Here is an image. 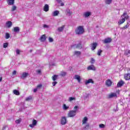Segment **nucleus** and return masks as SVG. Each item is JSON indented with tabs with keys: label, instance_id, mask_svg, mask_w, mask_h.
I'll return each instance as SVG.
<instances>
[{
	"label": "nucleus",
	"instance_id": "obj_1",
	"mask_svg": "<svg viewBox=\"0 0 130 130\" xmlns=\"http://www.w3.org/2000/svg\"><path fill=\"white\" fill-rule=\"evenodd\" d=\"M121 19H120L118 22V25H121V24H123L125 22V20H128L129 16L127 15V13L126 12H124L123 14L121 16Z\"/></svg>",
	"mask_w": 130,
	"mask_h": 130
},
{
	"label": "nucleus",
	"instance_id": "obj_2",
	"mask_svg": "<svg viewBox=\"0 0 130 130\" xmlns=\"http://www.w3.org/2000/svg\"><path fill=\"white\" fill-rule=\"evenodd\" d=\"M87 122H88V117H84L82 120V125H83L82 130H88L89 129L90 125Z\"/></svg>",
	"mask_w": 130,
	"mask_h": 130
},
{
	"label": "nucleus",
	"instance_id": "obj_3",
	"mask_svg": "<svg viewBox=\"0 0 130 130\" xmlns=\"http://www.w3.org/2000/svg\"><path fill=\"white\" fill-rule=\"evenodd\" d=\"M85 32V29H84V27L83 26H79L75 29V33L77 35H81Z\"/></svg>",
	"mask_w": 130,
	"mask_h": 130
},
{
	"label": "nucleus",
	"instance_id": "obj_4",
	"mask_svg": "<svg viewBox=\"0 0 130 130\" xmlns=\"http://www.w3.org/2000/svg\"><path fill=\"white\" fill-rule=\"evenodd\" d=\"M77 113V110H72L69 112L68 113V117H74L76 115Z\"/></svg>",
	"mask_w": 130,
	"mask_h": 130
},
{
	"label": "nucleus",
	"instance_id": "obj_5",
	"mask_svg": "<svg viewBox=\"0 0 130 130\" xmlns=\"http://www.w3.org/2000/svg\"><path fill=\"white\" fill-rule=\"evenodd\" d=\"M28 76H29V73L23 72L21 74L20 78L24 80V79H26L28 77Z\"/></svg>",
	"mask_w": 130,
	"mask_h": 130
},
{
	"label": "nucleus",
	"instance_id": "obj_6",
	"mask_svg": "<svg viewBox=\"0 0 130 130\" xmlns=\"http://www.w3.org/2000/svg\"><path fill=\"white\" fill-rule=\"evenodd\" d=\"M91 15H92V13H91V12H85L83 13V17L84 18H88V17H90Z\"/></svg>",
	"mask_w": 130,
	"mask_h": 130
},
{
	"label": "nucleus",
	"instance_id": "obj_7",
	"mask_svg": "<svg viewBox=\"0 0 130 130\" xmlns=\"http://www.w3.org/2000/svg\"><path fill=\"white\" fill-rule=\"evenodd\" d=\"M37 125V120L33 119L32 123L29 124V126L30 127H32L33 128V127H34V126H36Z\"/></svg>",
	"mask_w": 130,
	"mask_h": 130
},
{
	"label": "nucleus",
	"instance_id": "obj_8",
	"mask_svg": "<svg viewBox=\"0 0 130 130\" xmlns=\"http://www.w3.org/2000/svg\"><path fill=\"white\" fill-rule=\"evenodd\" d=\"M88 71H96V68L94 65H90L87 67Z\"/></svg>",
	"mask_w": 130,
	"mask_h": 130
},
{
	"label": "nucleus",
	"instance_id": "obj_9",
	"mask_svg": "<svg viewBox=\"0 0 130 130\" xmlns=\"http://www.w3.org/2000/svg\"><path fill=\"white\" fill-rule=\"evenodd\" d=\"M108 97L109 99H111L114 97H117V95L115 93L112 92L108 95Z\"/></svg>",
	"mask_w": 130,
	"mask_h": 130
},
{
	"label": "nucleus",
	"instance_id": "obj_10",
	"mask_svg": "<svg viewBox=\"0 0 130 130\" xmlns=\"http://www.w3.org/2000/svg\"><path fill=\"white\" fill-rule=\"evenodd\" d=\"M67 123V118L66 117H62L61 120V124L64 125Z\"/></svg>",
	"mask_w": 130,
	"mask_h": 130
},
{
	"label": "nucleus",
	"instance_id": "obj_11",
	"mask_svg": "<svg viewBox=\"0 0 130 130\" xmlns=\"http://www.w3.org/2000/svg\"><path fill=\"white\" fill-rule=\"evenodd\" d=\"M90 83H91V84H94V81H93V79H89L87 80H86L85 82V84L88 85V84H90Z\"/></svg>",
	"mask_w": 130,
	"mask_h": 130
},
{
	"label": "nucleus",
	"instance_id": "obj_12",
	"mask_svg": "<svg viewBox=\"0 0 130 130\" xmlns=\"http://www.w3.org/2000/svg\"><path fill=\"white\" fill-rule=\"evenodd\" d=\"M64 28H66V25H62L57 28V31H58V32H62Z\"/></svg>",
	"mask_w": 130,
	"mask_h": 130
},
{
	"label": "nucleus",
	"instance_id": "obj_13",
	"mask_svg": "<svg viewBox=\"0 0 130 130\" xmlns=\"http://www.w3.org/2000/svg\"><path fill=\"white\" fill-rule=\"evenodd\" d=\"M59 15V11L57 10H55L52 13V16H53L54 17H56V16H58Z\"/></svg>",
	"mask_w": 130,
	"mask_h": 130
},
{
	"label": "nucleus",
	"instance_id": "obj_14",
	"mask_svg": "<svg viewBox=\"0 0 130 130\" xmlns=\"http://www.w3.org/2000/svg\"><path fill=\"white\" fill-rule=\"evenodd\" d=\"M106 85L107 87H110V86L112 85V82H111L110 80L108 79L106 82Z\"/></svg>",
	"mask_w": 130,
	"mask_h": 130
},
{
	"label": "nucleus",
	"instance_id": "obj_15",
	"mask_svg": "<svg viewBox=\"0 0 130 130\" xmlns=\"http://www.w3.org/2000/svg\"><path fill=\"white\" fill-rule=\"evenodd\" d=\"M75 80H77L78 83H81V77L78 75H76L74 77Z\"/></svg>",
	"mask_w": 130,
	"mask_h": 130
},
{
	"label": "nucleus",
	"instance_id": "obj_16",
	"mask_svg": "<svg viewBox=\"0 0 130 130\" xmlns=\"http://www.w3.org/2000/svg\"><path fill=\"white\" fill-rule=\"evenodd\" d=\"M112 40L111 38H108L105 39L104 40V43H105L106 44L107 43H110V42H111Z\"/></svg>",
	"mask_w": 130,
	"mask_h": 130
},
{
	"label": "nucleus",
	"instance_id": "obj_17",
	"mask_svg": "<svg viewBox=\"0 0 130 130\" xmlns=\"http://www.w3.org/2000/svg\"><path fill=\"white\" fill-rule=\"evenodd\" d=\"M44 11L45 12H48L49 11V6H48V5L46 4L44 6Z\"/></svg>",
	"mask_w": 130,
	"mask_h": 130
},
{
	"label": "nucleus",
	"instance_id": "obj_18",
	"mask_svg": "<svg viewBox=\"0 0 130 130\" xmlns=\"http://www.w3.org/2000/svg\"><path fill=\"white\" fill-rule=\"evenodd\" d=\"M13 25V23H12L11 21H8L6 22V27L7 28H11Z\"/></svg>",
	"mask_w": 130,
	"mask_h": 130
},
{
	"label": "nucleus",
	"instance_id": "obj_19",
	"mask_svg": "<svg viewBox=\"0 0 130 130\" xmlns=\"http://www.w3.org/2000/svg\"><path fill=\"white\" fill-rule=\"evenodd\" d=\"M123 84H124V82H123L122 80H121L117 83V86L118 87H122V86H123Z\"/></svg>",
	"mask_w": 130,
	"mask_h": 130
},
{
	"label": "nucleus",
	"instance_id": "obj_20",
	"mask_svg": "<svg viewBox=\"0 0 130 130\" xmlns=\"http://www.w3.org/2000/svg\"><path fill=\"white\" fill-rule=\"evenodd\" d=\"M7 2L9 6H13L15 3V0H7Z\"/></svg>",
	"mask_w": 130,
	"mask_h": 130
},
{
	"label": "nucleus",
	"instance_id": "obj_21",
	"mask_svg": "<svg viewBox=\"0 0 130 130\" xmlns=\"http://www.w3.org/2000/svg\"><path fill=\"white\" fill-rule=\"evenodd\" d=\"M66 15H67V16H71V15H72V14H73V12H72L71 11V10L69 9L66 10Z\"/></svg>",
	"mask_w": 130,
	"mask_h": 130
},
{
	"label": "nucleus",
	"instance_id": "obj_22",
	"mask_svg": "<svg viewBox=\"0 0 130 130\" xmlns=\"http://www.w3.org/2000/svg\"><path fill=\"white\" fill-rule=\"evenodd\" d=\"M96 47H97V43H95L91 44V50H94V49H96Z\"/></svg>",
	"mask_w": 130,
	"mask_h": 130
},
{
	"label": "nucleus",
	"instance_id": "obj_23",
	"mask_svg": "<svg viewBox=\"0 0 130 130\" xmlns=\"http://www.w3.org/2000/svg\"><path fill=\"white\" fill-rule=\"evenodd\" d=\"M46 40V38H45V35H43V36H41V37L40 38V41L42 42L45 41Z\"/></svg>",
	"mask_w": 130,
	"mask_h": 130
},
{
	"label": "nucleus",
	"instance_id": "obj_24",
	"mask_svg": "<svg viewBox=\"0 0 130 130\" xmlns=\"http://www.w3.org/2000/svg\"><path fill=\"white\" fill-rule=\"evenodd\" d=\"M124 78L126 81H128V80H129V74H126L124 75Z\"/></svg>",
	"mask_w": 130,
	"mask_h": 130
},
{
	"label": "nucleus",
	"instance_id": "obj_25",
	"mask_svg": "<svg viewBox=\"0 0 130 130\" xmlns=\"http://www.w3.org/2000/svg\"><path fill=\"white\" fill-rule=\"evenodd\" d=\"M125 55H126L127 56H130V50H126L124 53Z\"/></svg>",
	"mask_w": 130,
	"mask_h": 130
},
{
	"label": "nucleus",
	"instance_id": "obj_26",
	"mask_svg": "<svg viewBox=\"0 0 130 130\" xmlns=\"http://www.w3.org/2000/svg\"><path fill=\"white\" fill-rule=\"evenodd\" d=\"M105 3L106 5H110L112 3V0H105Z\"/></svg>",
	"mask_w": 130,
	"mask_h": 130
},
{
	"label": "nucleus",
	"instance_id": "obj_27",
	"mask_svg": "<svg viewBox=\"0 0 130 130\" xmlns=\"http://www.w3.org/2000/svg\"><path fill=\"white\" fill-rule=\"evenodd\" d=\"M74 55H76L77 56H79L81 55V52L77 51H75Z\"/></svg>",
	"mask_w": 130,
	"mask_h": 130
},
{
	"label": "nucleus",
	"instance_id": "obj_28",
	"mask_svg": "<svg viewBox=\"0 0 130 130\" xmlns=\"http://www.w3.org/2000/svg\"><path fill=\"white\" fill-rule=\"evenodd\" d=\"M13 93L15 94V95H20V92L17 90H16V89H14L13 90Z\"/></svg>",
	"mask_w": 130,
	"mask_h": 130
},
{
	"label": "nucleus",
	"instance_id": "obj_29",
	"mask_svg": "<svg viewBox=\"0 0 130 130\" xmlns=\"http://www.w3.org/2000/svg\"><path fill=\"white\" fill-rule=\"evenodd\" d=\"M17 10V6H13L12 8H11V12H15Z\"/></svg>",
	"mask_w": 130,
	"mask_h": 130
},
{
	"label": "nucleus",
	"instance_id": "obj_30",
	"mask_svg": "<svg viewBox=\"0 0 130 130\" xmlns=\"http://www.w3.org/2000/svg\"><path fill=\"white\" fill-rule=\"evenodd\" d=\"M14 31L15 32H19L20 31V28L18 26L14 27Z\"/></svg>",
	"mask_w": 130,
	"mask_h": 130
},
{
	"label": "nucleus",
	"instance_id": "obj_31",
	"mask_svg": "<svg viewBox=\"0 0 130 130\" xmlns=\"http://www.w3.org/2000/svg\"><path fill=\"white\" fill-rule=\"evenodd\" d=\"M75 47H76V48H79V49H81L82 48V45L81 44L75 45Z\"/></svg>",
	"mask_w": 130,
	"mask_h": 130
},
{
	"label": "nucleus",
	"instance_id": "obj_32",
	"mask_svg": "<svg viewBox=\"0 0 130 130\" xmlns=\"http://www.w3.org/2000/svg\"><path fill=\"white\" fill-rule=\"evenodd\" d=\"M57 77H58V75H55L52 77V79L53 81H56V79H57Z\"/></svg>",
	"mask_w": 130,
	"mask_h": 130
},
{
	"label": "nucleus",
	"instance_id": "obj_33",
	"mask_svg": "<svg viewBox=\"0 0 130 130\" xmlns=\"http://www.w3.org/2000/svg\"><path fill=\"white\" fill-rule=\"evenodd\" d=\"M60 75L62 77H66V76H67V72H61Z\"/></svg>",
	"mask_w": 130,
	"mask_h": 130
},
{
	"label": "nucleus",
	"instance_id": "obj_34",
	"mask_svg": "<svg viewBox=\"0 0 130 130\" xmlns=\"http://www.w3.org/2000/svg\"><path fill=\"white\" fill-rule=\"evenodd\" d=\"M69 106H67V105L64 104L63 106V110H68L69 109Z\"/></svg>",
	"mask_w": 130,
	"mask_h": 130
},
{
	"label": "nucleus",
	"instance_id": "obj_35",
	"mask_svg": "<svg viewBox=\"0 0 130 130\" xmlns=\"http://www.w3.org/2000/svg\"><path fill=\"white\" fill-rule=\"evenodd\" d=\"M10 34L6 33L5 35L6 39H9V38H10Z\"/></svg>",
	"mask_w": 130,
	"mask_h": 130
},
{
	"label": "nucleus",
	"instance_id": "obj_36",
	"mask_svg": "<svg viewBox=\"0 0 130 130\" xmlns=\"http://www.w3.org/2000/svg\"><path fill=\"white\" fill-rule=\"evenodd\" d=\"M8 45H9L8 43H4L3 44V47H4V48H7V47H8Z\"/></svg>",
	"mask_w": 130,
	"mask_h": 130
},
{
	"label": "nucleus",
	"instance_id": "obj_37",
	"mask_svg": "<svg viewBox=\"0 0 130 130\" xmlns=\"http://www.w3.org/2000/svg\"><path fill=\"white\" fill-rule=\"evenodd\" d=\"M128 27H129V24H128V23H127V24H126V25L124 26L122 28V29H127V28H128Z\"/></svg>",
	"mask_w": 130,
	"mask_h": 130
},
{
	"label": "nucleus",
	"instance_id": "obj_38",
	"mask_svg": "<svg viewBox=\"0 0 130 130\" xmlns=\"http://www.w3.org/2000/svg\"><path fill=\"white\" fill-rule=\"evenodd\" d=\"M99 127L100 128H104V127H105V125L104 124H100L99 125Z\"/></svg>",
	"mask_w": 130,
	"mask_h": 130
},
{
	"label": "nucleus",
	"instance_id": "obj_39",
	"mask_svg": "<svg viewBox=\"0 0 130 130\" xmlns=\"http://www.w3.org/2000/svg\"><path fill=\"white\" fill-rule=\"evenodd\" d=\"M42 87V84H39L37 86V88L38 89V90H39V89H41Z\"/></svg>",
	"mask_w": 130,
	"mask_h": 130
},
{
	"label": "nucleus",
	"instance_id": "obj_40",
	"mask_svg": "<svg viewBox=\"0 0 130 130\" xmlns=\"http://www.w3.org/2000/svg\"><path fill=\"white\" fill-rule=\"evenodd\" d=\"M73 100H76V98L70 97L69 98V101L72 102Z\"/></svg>",
	"mask_w": 130,
	"mask_h": 130
},
{
	"label": "nucleus",
	"instance_id": "obj_41",
	"mask_svg": "<svg viewBox=\"0 0 130 130\" xmlns=\"http://www.w3.org/2000/svg\"><path fill=\"white\" fill-rule=\"evenodd\" d=\"M49 42H53V39H52V38L49 37Z\"/></svg>",
	"mask_w": 130,
	"mask_h": 130
},
{
	"label": "nucleus",
	"instance_id": "obj_42",
	"mask_svg": "<svg viewBox=\"0 0 130 130\" xmlns=\"http://www.w3.org/2000/svg\"><path fill=\"white\" fill-rule=\"evenodd\" d=\"M102 52V50H99L98 51V55H101V53Z\"/></svg>",
	"mask_w": 130,
	"mask_h": 130
},
{
	"label": "nucleus",
	"instance_id": "obj_43",
	"mask_svg": "<svg viewBox=\"0 0 130 130\" xmlns=\"http://www.w3.org/2000/svg\"><path fill=\"white\" fill-rule=\"evenodd\" d=\"M32 99V98L31 96H29L26 98L25 100L26 101H29V100H31Z\"/></svg>",
	"mask_w": 130,
	"mask_h": 130
},
{
	"label": "nucleus",
	"instance_id": "obj_44",
	"mask_svg": "<svg viewBox=\"0 0 130 130\" xmlns=\"http://www.w3.org/2000/svg\"><path fill=\"white\" fill-rule=\"evenodd\" d=\"M15 122H16V123H20V122H21V120L20 119H18V120H16V121H15Z\"/></svg>",
	"mask_w": 130,
	"mask_h": 130
},
{
	"label": "nucleus",
	"instance_id": "obj_45",
	"mask_svg": "<svg viewBox=\"0 0 130 130\" xmlns=\"http://www.w3.org/2000/svg\"><path fill=\"white\" fill-rule=\"evenodd\" d=\"M59 4H60V7H63V6H64V4L62 3V1H61V3H59Z\"/></svg>",
	"mask_w": 130,
	"mask_h": 130
},
{
	"label": "nucleus",
	"instance_id": "obj_46",
	"mask_svg": "<svg viewBox=\"0 0 130 130\" xmlns=\"http://www.w3.org/2000/svg\"><path fill=\"white\" fill-rule=\"evenodd\" d=\"M57 84V82H56V81H54L52 82V85L53 86H55V85H56Z\"/></svg>",
	"mask_w": 130,
	"mask_h": 130
},
{
	"label": "nucleus",
	"instance_id": "obj_47",
	"mask_svg": "<svg viewBox=\"0 0 130 130\" xmlns=\"http://www.w3.org/2000/svg\"><path fill=\"white\" fill-rule=\"evenodd\" d=\"M94 62H95V59H94V58H92L91 59V63H94Z\"/></svg>",
	"mask_w": 130,
	"mask_h": 130
},
{
	"label": "nucleus",
	"instance_id": "obj_48",
	"mask_svg": "<svg viewBox=\"0 0 130 130\" xmlns=\"http://www.w3.org/2000/svg\"><path fill=\"white\" fill-rule=\"evenodd\" d=\"M16 54L17 55H19V54H20V50L19 49L16 50Z\"/></svg>",
	"mask_w": 130,
	"mask_h": 130
},
{
	"label": "nucleus",
	"instance_id": "obj_49",
	"mask_svg": "<svg viewBox=\"0 0 130 130\" xmlns=\"http://www.w3.org/2000/svg\"><path fill=\"white\" fill-rule=\"evenodd\" d=\"M38 90V89L37 88V87L35 88L34 89V93H36V92H37Z\"/></svg>",
	"mask_w": 130,
	"mask_h": 130
},
{
	"label": "nucleus",
	"instance_id": "obj_50",
	"mask_svg": "<svg viewBox=\"0 0 130 130\" xmlns=\"http://www.w3.org/2000/svg\"><path fill=\"white\" fill-rule=\"evenodd\" d=\"M86 93H83V97H84V98H88V96H89V95L87 94L86 95H85Z\"/></svg>",
	"mask_w": 130,
	"mask_h": 130
},
{
	"label": "nucleus",
	"instance_id": "obj_51",
	"mask_svg": "<svg viewBox=\"0 0 130 130\" xmlns=\"http://www.w3.org/2000/svg\"><path fill=\"white\" fill-rule=\"evenodd\" d=\"M78 106L74 107V110H76V112L78 111Z\"/></svg>",
	"mask_w": 130,
	"mask_h": 130
},
{
	"label": "nucleus",
	"instance_id": "obj_52",
	"mask_svg": "<svg viewBox=\"0 0 130 130\" xmlns=\"http://www.w3.org/2000/svg\"><path fill=\"white\" fill-rule=\"evenodd\" d=\"M16 74H17V71H14L12 73V75H16Z\"/></svg>",
	"mask_w": 130,
	"mask_h": 130
},
{
	"label": "nucleus",
	"instance_id": "obj_53",
	"mask_svg": "<svg viewBox=\"0 0 130 130\" xmlns=\"http://www.w3.org/2000/svg\"><path fill=\"white\" fill-rule=\"evenodd\" d=\"M37 74H41V71L38 70V71H37Z\"/></svg>",
	"mask_w": 130,
	"mask_h": 130
},
{
	"label": "nucleus",
	"instance_id": "obj_54",
	"mask_svg": "<svg viewBox=\"0 0 130 130\" xmlns=\"http://www.w3.org/2000/svg\"><path fill=\"white\" fill-rule=\"evenodd\" d=\"M44 28H48V25H46V24H44L43 25Z\"/></svg>",
	"mask_w": 130,
	"mask_h": 130
},
{
	"label": "nucleus",
	"instance_id": "obj_55",
	"mask_svg": "<svg viewBox=\"0 0 130 130\" xmlns=\"http://www.w3.org/2000/svg\"><path fill=\"white\" fill-rule=\"evenodd\" d=\"M56 2H57V3H61V0H56Z\"/></svg>",
	"mask_w": 130,
	"mask_h": 130
},
{
	"label": "nucleus",
	"instance_id": "obj_56",
	"mask_svg": "<svg viewBox=\"0 0 130 130\" xmlns=\"http://www.w3.org/2000/svg\"><path fill=\"white\" fill-rule=\"evenodd\" d=\"M2 80H3V77H1L0 78V82H2Z\"/></svg>",
	"mask_w": 130,
	"mask_h": 130
},
{
	"label": "nucleus",
	"instance_id": "obj_57",
	"mask_svg": "<svg viewBox=\"0 0 130 130\" xmlns=\"http://www.w3.org/2000/svg\"><path fill=\"white\" fill-rule=\"evenodd\" d=\"M129 80H130V74H129Z\"/></svg>",
	"mask_w": 130,
	"mask_h": 130
}]
</instances>
